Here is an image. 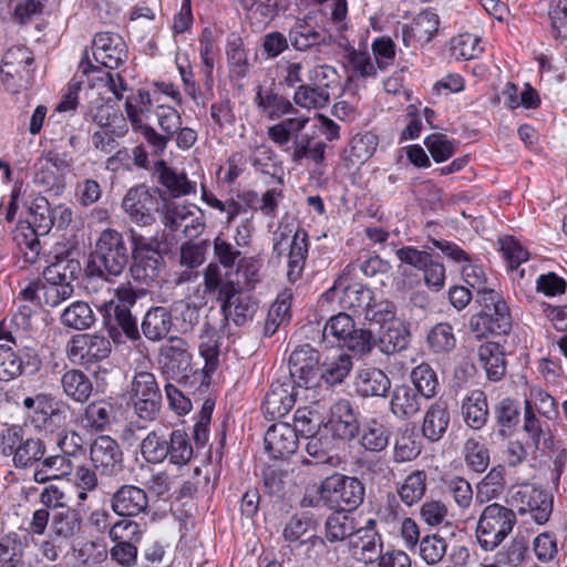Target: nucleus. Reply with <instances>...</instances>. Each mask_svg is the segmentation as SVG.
I'll list each match as a JSON object with an SVG mask.
<instances>
[{
  "label": "nucleus",
  "mask_w": 567,
  "mask_h": 567,
  "mask_svg": "<svg viewBox=\"0 0 567 567\" xmlns=\"http://www.w3.org/2000/svg\"><path fill=\"white\" fill-rule=\"evenodd\" d=\"M131 259L124 235L116 229L106 228L99 235L86 267L91 276L112 281L121 276Z\"/></svg>",
  "instance_id": "f257e3e1"
},
{
  "label": "nucleus",
  "mask_w": 567,
  "mask_h": 567,
  "mask_svg": "<svg viewBox=\"0 0 567 567\" xmlns=\"http://www.w3.org/2000/svg\"><path fill=\"white\" fill-rule=\"evenodd\" d=\"M126 234L131 241V277L136 282L150 286L159 278L164 261L158 238L156 235H144L134 227L128 228Z\"/></svg>",
  "instance_id": "f03ea898"
},
{
  "label": "nucleus",
  "mask_w": 567,
  "mask_h": 567,
  "mask_svg": "<svg viewBox=\"0 0 567 567\" xmlns=\"http://www.w3.org/2000/svg\"><path fill=\"white\" fill-rule=\"evenodd\" d=\"M308 233L293 224L280 223L272 235V254L277 258L287 256V277L296 282L302 276L308 257Z\"/></svg>",
  "instance_id": "7ed1b4c3"
},
{
  "label": "nucleus",
  "mask_w": 567,
  "mask_h": 567,
  "mask_svg": "<svg viewBox=\"0 0 567 567\" xmlns=\"http://www.w3.org/2000/svg\"><path fill=\"white\" fill-rule=\"evenodd\" d=\"M359 534L354 518L342 511H334L324 520L323 536H311L307 542L323 553L319 564L333 566L340 561L342 544Z\"/></svg>",
  "instance_id": "20e7f679"
},
{
  "label": "nucleus",
  "mask_w": 567,
  "mask_h": 567,
  "mask_svg": "<svg viewBox=\"0 0 567 567\" xmlns=\"http://www.w3.org/2000/svg\"><path fill=\"white\" fill-rule=\"evenodd\" d=\"M157 362L166 379L175 380L184 386L190 378L204 382V370L193 369V354L189 342L177 336L169 337L158 349Z\"/></svg>",
  "instance_id": "39448f33"
},
{
  "label": "nucleus",
  "mask_w": 567,
  "mask_h": 567,
  "mask_svg": "<svg viewBox=\"0 0 567 567\" xmlns=\"http://www.w3.org/2000/svg\"><path fill=\"white\" fill-rule=\"evenodd\" d=\"M517 523L516 513L502 504L486 505L477 520L476 539L481 548L492 551L513 532Z\"/></svg>",
  "instance_id": "423d86ee"
},
{
  "label": "nucleus",
  "mask_w": 567,
  "mask_h": 567,
  "mask_svg": "<svg viewBox=\"0 0 567 567\" xmlns=\"http://www.w3.org/2000/svg\"><path fill=\"white\" fill-rule=\"evenodd\" d=\"M318 494L330 509L347 513L362 504L365 488L359 478L334 473L321 482Z\"/></svg>",
  "instance_id": "0eeeda50"
},
{
  "label": "nucleus",
  "mask_w": 567,
  "mask_h": 567,
  "mask_svg": "<svg viewBox=\"0 0 567 567\" xmlns=\"http://www.w3.org/2000/svg\"><path fill=\"white\" fill-rule=\"evenodd\" d=\"M480 302L482 311L472 316L470 320V329L476 338L508 334L512 329V316L502 297L496 291H486Z\"/></svg>",
  "instance_id": "6e6552de"
},
{
  "label": "nucleus",
  "mask_w": 567,
  "mask_h": 567,
  "mask_svg": "<svg viewBox=\"0 0 567 567\" xmlns=\"http://www.w3.org/2000/svg\"><path fill=\"white\" fill-rule=\"evenodd\" d=\"M509 494L512 505L517 507L520 515L529 514L538 525L549 520L554 506L550 493L533 484H522L513 486Z\"/></svg>",
  "instance_id": "1a4fd4ad"
},
{
  "label": "nucleus",
  "mask_w": 567,
  "mask_h": 567,
  "mask_svg": "<svg viewBox=\"0 0 567 567\" xmlns=\"http://www.w3.org/2000/svg\"><path fill=\"white\" fill-rule=\"evenodd\" d=\"M131 401L135 414L144 421L155 420L162 402V393L152 372H135L131 382Z\"/></svg>",
  "instance_id": "9d476101"
},
{
  "label": "nucleus",
  "mask_w": 567,
  "mask_h": 567,
  "mask_svg": "<svg viewBox=\"0 0 567 567\" xmlns=\"http://www.w3.org/2000/svg\"><path fill=\"white\" fill-rule=\"evenodd\" d=\"M161 220L171 233H181L189 239L198 237L205 229L204 214L199 208L175 202H164Z\"/></svg>",
  "instance_id": "9b49d317"
},
{
  "label": "nucleus",
  "mask_w": 567,
  "mask_h": 567,
  "mask_svg": "<svg viewBox=\"0 0 567 567\" xmlns=\"http://www.w3.org/2000/svg\"><path fill=\"white\" fill-rule=\"evenodd\" d=\"M90 460L101 476L115 477L124 470L123 452L109 435L97 436L90 446Z\"/></svg>",
  "instance_id": "f8f14e48"
},
{
  "label": "nucleus",
  "mask_w": 567,
  "mask_h": 567,
  "mask_svg": "<svg viewBox=\"0 0 567 567\" xmlns=\"http://www.w3.org/2000/svg\"><path fill=\"white\" fill-rule=\"evenodd\" d=\"M39 352L18 351L10 344H0V381H12L22 374H33L41 369Z\"/></svg>",
  "instance_id": "ddd939ff"
},
{
  "label": "nucleus",
  "mask_w": 567,
  "mask_h": 567,
  "mask_svg": "<svg viewBox=\"0 0 567 567\" xmlns=\"http://www.w3.org/2000/svg\"><path fill=\"white\" fill-rule=\"evenodd\" d=\"M22 405L24 409L32 410L31 423L40 430H52L65 420L64 404L51 394L38 393L34 396H27Z\"/></svg>",
  "instance_id": "4468645a"
},
{
  "label": "nucleus",
  "mask_w": 567,
  "mask_h": 567,
  "mask_svg": "<svg viewBox=\"0 0 567 567\" xmlns=\"http://www.w3.org/2000/svg\"><path fill=\"white\" fill-rule=\"evenodd\" d=\"M319 352L310 344L298 346L289 355V378L293 385L309 388L318 375Z\"/></svg>",
  "instance_id": "2eb2a0df"
},
{
  "label": "nucleus",
  "mask_w": 567,
  "mask_h": 567,
  "mask_svg": "<svg viewBox=\"0 0 567 567\" xmlns=\"http://www.w3.org/2000/svg\"><path fill=\"white\" fill-rule=\"evenodd\" d=\"M92 54L97 64L115 70L126 62L128 50L118 33L97 32L92 41Z\"/></svg>",
  "instance_id": "dca6fc26"
},
{
  "label": "nucleus",
  "mask_w": 567,
  "mask_h": 567,
  "mask_svg": "<svg viewBox=\"0 0 567 567\" xmlns=\"http://www.w3.org/2000/svg\"><path fill=\"white\" fill-rule=\"evenodd\" d=\"M156 196L144 185L131 188L122 202L130 220L140 227H150L156 223Z\"/></svg>",
  "instance_id": "f3484780"
},
{
  "label": "nucleus",
  "mask_w": 567,
  "mask_h": 567,
  "mask_svg": "<svg viewBox=\"0 0 567 567\" xmlns=\"http://www.w3.org/2000/svg\"><path fill=\"white\" fill-rule=\"evenodd\" d=\"M346 274L341 275L333 286L324 293L328 299H333L338 292H341L339 302L344 309L353 310L358 315L364 316V311L373 301V292L362 284H348Z\"/></svg>",
  "instance_id": "a211bd4d"
},
{
  "label": "nucleus",
  "mask_w": 567,
  "mask_h": 567,
  "mask_svg": "<svg viewBox=\"0 0 567 567\" xmlns=\"http://www.w3.org/2000/svg\"><path fill=\"white\" fill-rule=\"evenodd\" d=\"M111 350L109 338L95 333L76 334L66 344L69 358L80 359L84 363L102 361L109 358Z\"/></svg>",
  "instance_id": "6ab92c4d"
},
{
  "label": "nucleus",
  "mask_w": 567,
  "mask_h": 567,
  "mask_svg": "<svg viewBox=\"0 0 567 567\" xmlns=\"http://www.w3.org/2000/svg\"><path fill=\"white\" fill-rule=\"evenodd\" d=\"M110 506L121 517H135L147 513L148 496L140 486L123 484L111 495Z\"/></svg>",
  "instance_id": "aec40b11"
},
{
  "label": "nucleus",
  "mask_w": 567,
  "mask_h": 567,
  "mask_svg": "<svg viewBox=\"0 0 567 567\" xmlns=\"http://www.w3.org/2000/svg\"><path fill=\"white\" fill-rule=\"evenodd\" d=\"M241 287L239 282L233 279L228 271H223L221 268L210 262L204 270V291L207 295H213L218 301L221 302V309H226L230 300L240 292Z\"/></svg>",
  "instance_id": "412c9836"
},
{
  "label": "nucleus",
  "mask_w": 567,
  "mask_h": 567,
  "mask_svg": "<svg viewBox=\"0 0 567 567\" xmlns=\"http://www.w3.org/2000/svg\"><path fill=\"white\" fill-rule=\"evenodd\" d=\"M297 391L292 381H275L267 392L262 411L267 419L276 420L285 416L296 403Z\"/></svg>",
  "instance_id": "4be33fe9"
},
{
  "label": "nucleus",
  "mask_w": 567,
  "mask_h": 567,
  "mask_svg": "<svg viewBox=\"0 0 567 567\" xmlns=\"http://www.w3.org/2000/svg\"><path fill=\"white\" fill-rule=\"evenodd\" d=\"M152 99L147 90L140 89L135 95L127 96L124 103L125 113L132 131L151 140H159L154 127L143 122V116L151 112Z\"/></svg>",
  "instance_id": "5701e85b"
},
{
  "label": "nucleus",
  "mask_w": 567,
  "mask_h": 567,
  "mask_svg": "<svg viewBox=\"0 0 567 567\" xmlns=\"http://www.w3.org/2000/svg\"><path fill=\"white\" fill-rule=\"evenodd\" d=\"M439 16L431 11L420 12L410 24L402 27V41L405 47L417 48L429 43L439 30Z\"/></svg>",
  "instance_id": "b1692460"
},
{
  "label": "nucleus",
  "mask_w": 567,
  "mask_h": 567,
  "mask_svg": "<svg viewBox=\"0 0 567 567\" xmlns=\"http://www.w3.org/2000/svg\"><path fill=\"white\" fill-rule=\"evenodd\" d=\"M265 450L276 460L287 458L298 449V435L288 423L272 424L264 436Z\"/></svg>",
  "instance_id": "393cba45"
},
{
  "label": "nucleus",
  "mask_w": 567,
  "mask_h": 567,
  "mask_svg": "<svg viewBox=\"0 0 567 567\" xmlns=\"http://www.w3.org/2000/svg\"><path fill=\"white\" fill-rule=\"evenodd\" d=\"M157 124L162 133L157 132L159 140H151L143 136L148 146L152 148L154 155H161L167 147L169 141L174 138L175 134L181 130L182 116L179 112L168 105H157L155 109Z\"/></svg>",
  "instance_id": "a878e982"
},
{
  "label": "nucleus",
  "mask_w": 567,
  "mask_h": 567,
  "mask_svg": "<svg viewBox=\"0 0 567 567\" xmlns=\"http://www.w3.org/2000/svg\"><path fill=\"white\" fill-rule=\"evenodd\" d=\"M451 422V412L449 403L439 399L433 402L424 413L421 432L431 443H436L443 439Z\"/></svg>",
  "instance_id": "bb28decb"
},
{
  "label": "nucleus",
  "mask_w": 567,
  "mask_h": 567,
  "mask_svg": "<svg viewBox=\"0 0 567 567\" xmlns=\"http://www.w3.org/2000/svg\"><path fill=\"white\" fill-rule=\"evenodd\" d=\"M331 424L333 432L342 440H352L360 433V423L350 401L340 399L331 408Z\"/></svg>",
  "instance_id": "cd10ccee"
},
{
  "label": "nucleus",
  "mask_w": 567,
  "mask_h": 567,
  "mask_svg": "<svg viewBox=\"0 0 567 567\" xmlns=\"http://www.w3.org/2000/svg\"><path fill=\"white\" fill-rule=\"evenodd\" d=\"M154 173L158 183L166 189L173 198L196 194V183L187 178L185 173H178L176 169L167 166L165 161L161 159L154 164Z\"/></svg>",
  "instance_id": "c85d7f7f"
},
{
  "label": "nucleus",
  "mask_w": 567,
  "mask_h": 567,
  "mask_svg": "<svg viewBox=\"0 0 567 567\" xmlns=\"http://www.w3.org/2000/svg\"><path fill=\"white\" fill-rule=\"evenodd\" d=\"M254 102L258 110L271 121L296 112L291 102L271 87L258 86Z\"/></svg>",
  "instance_id": "c756f323"
},
{
  "label": "nucleus",
  "mask_w": 567,
  "mask_h": 567,
  "mask_svg": "<svg viewBox=\"0 0 567 567\" xmlns=\"http://www.w3.org/2000/svg\"><path fill=\"white\" fill-rule=\"evenodd\" d=\"M354 386L357 393L362 398H383L391 389V381L382 370L367 368L358 371Z\"/></svg>",
  "instance_id": "7c9ffc66"
},
{
  "label": "nucleus",
  "mask_w": 567,
  "mask_h": 567,
  "mask_svg": "<svg viewBox=\"0 0 567 567\" xmlns=\"http://www.w3.org/2000/svg\"><path fill=\"white\" fill-rule=\"evenodd\" d=\"M29 327L17 320L6 317L0 321V341L10 344L18 351L39 352L38 343L28 333Z\"/></svg>",
  "instance_id": "2f4dec72"
},
{
  "label": "nucleus",
  "mask_w": 567,
  "mask_h": 567,
  "mask_svg": "<svg viewBox=\"0 0 567 567\" xmlns=\"http://www.w3.org/2000/svg\"><path fill=\"white\" fill-rule=\"evenodd\" d=\"M379 137L375 133L367 131L352 136L343 152V159L348 166L364 164L377 151Z\"/></svg>",
  "instance_id": "473e14b6"
},
{
  "label": "nucleus",
  "mask_w": 567,
  "mask_h": 567,
  "mask_svg": "<svg viewBox=\"0 0 567 567\" xmlns=\"http://www.w3.org/2000/svg\"><path fill=\"white\" fill-rule=\"evenodd\" d=\"M172 326L171 311L165 307L157 306L147 310L141 323V330L147 340L158 342L167 337Z\"/></svg>",
  "instance_id": "72a5a7b5"
},
{
  "label": "nucleus",
  "mask_w": 567,
  "mask_h": 567,
  "mask_svg": "<svg viewBox=\"0 0 567 567\" xmlns=\"http://www.w3.org/2000/svg\"><path fill=\"white\" fill-rule=\"evenodd\" d=\"M327 143L309 135L296 136L292 143L290 158L295 164L303 159L310 161L316 167H321L326 161Z\"/></svg>",
  "instance_id": "f704fd0d"
},
{
  "label": "nucleus",
  "mask_w": 567,
  "mask_h": 567,
  "mask_svg": "<svg viewBox=\"0 0 567 567\" xmlns=\"http://www.w3.org/2000/svg\"><path fill=\"white\" fill-rule=\"evenodd\" d=\"M289 41L295 50L307 51L313 47L328 45L331 35L311 28L307 20H297L288 33Z\"/></svg>",
  "instance_id": "c9c22d12"
},
{
  "label": "nucleus",
  "mask_w": 567,
  "mask_h": 567,
  "mask_svg": "<svg viewBox=\"0 0 567 567\" xmlns=\"http://www.w3.org/2000/svg\"><path fill=\"white\" fill-rule=\"evenodd\" d=\"M422 395L406 384L396 385L392 392L390 410L398 417H411L422 406Z\"/></svg>",
  "instance_id": "e433bc0d"
},
{
  "label": "nucleus",
  "mask_w": 567,
  "mask_h": 567,
  "mask_svg": "<svg viewBox=\"0 0 567 567\" xmlns=\"http://www.w3.org/2000/svg\"><path fill=\"white\" fill-rule=\"evenodd\" d=\"M477 354L488 380L496 382L505 375V353L499 343L485 342L480 346Z\"/></svg>",
  "instance_id": "4c0bfd02"
},
{
  "label": "nucleus",
  "mask_w": 567,
  "mask_h": 567,
  "mask_svg": "<svg viewBox=\"0 0 567 567\" xmlns=\"http://www.w3.org/2000/svg\"><path fill=\"white\" fill-rule=\"evenodd\" d=\"M391 432L380 417L367 419L362 425L360 444L370 452H382L389 445Z\"/></svg>",
  "instance_id": "58836bf2"
},
{
  "label": "nucleus",
  "mask_w": 567,
  "mask_h": 567,
  "mask_svg": "<svg viewBox=\"0 0 567 567\" xmlns=\"http://www.w3.org/2000/svg\"><path fill=\"white\" fill-rule=\"evenodd\" d=\"M61 385L63 393L78 403L86 402L93 391L92 381L79 369L65 371L61 378Z\"/></svg>",
  "instance_id": "ea45409f"
},
{
  "label": "nucleus",
  "mask_w": 567,
  "mask_h": 567,
  "mask_svg": "<svg viewBox=\"0 0 567 567\" xmlns=\"http://www.w3.org/2000/svg\"><path fill=\"white\" fill-rule=\"evenodd\" d=\"M494 415L498 426L497 435L504 440L515 431L519 423V402L511 398L502 399L494 408Z\"/></svg>",
  "instance_id": "a19ab883"
},
{
  "label": "nucleus",
  "mask_w": 567,
  "mask_h": 567,
  "mask_svg": "<svg viewBox=\"0 0 567 567\" xmlns=\"http://www.w3.org/2000/svg\"><path fill=\"white\" fill-rule=\"evenodd\" d=\"M462 414L470 427L481 430L488 419V404L485 394L482 391L471 392L463 401Z\"/></svg>",
  "instance_id": "79ce46f5"
},
{
  "label": "nucleus",
  "mask_w": 567,
  "mask_h": 567,
  "mask_svg": "<svg viewBox=\"0 0 567 567\" xmlns=\"http://www.w3.org/2000/svg\"><path fill=\"white\" fill-rule=\"evenodd\" d=\"M120 330L132 341L141 339L136 319L133 317L130 308L124 306H116L114 308V323H109L107 326L109 336L116 343L123 342Z\"/></svg>",
  "instance_id": "37998d69"
},
{
  "label": "nucleus",
  "mask_w": 567,
  "mask_h": 567,
  "mask_svg": "<svg viewBox=\"0 0 567 567\" xmlns=\"http://www.w3.org/2000/svg\"><path fill=\"white\" fill-rule=\"evenodd\" d=\"M353 368L352 358L347 353L327 357L320 365V378L329 385L344 381Z\"/></svg>",
  "instance_id": "c03bdc74"
},
{
  "label": "nucleus",
  "mask_w": 567,
  "mask_h": 567,
  "mask_svg": "<svg viewBox=\"0 0 567 567\" xmlns=\"http://www.w3.org/2000/svg\"><path fill=\"white\" fill-rule=\"evenodd\" d=\"M427 487V474L425 471L415 470L398 485L396 493L403 504L411 507L417 504L425 495Z\"/></svg>",
  "instance_id": "a18cd8bd"
},
{
  "label": "nucleus",
  "mask_w": 567,
  "mask_h": 567,
  "mask_svg": "<svg viewBox=\"0 0 567 567\" xmlns=\"http://www.w3.org/2000/svg\"><path fill=\"white\" fill-rule=\"evenodd\" d=\"M51 529L56 538L70 540L81 533L82 517L73 508H64L56 512L52 517Z\"/></svg>",
  "instance_id": "49530a36"
},
{
  "label": "nucleus",
  "mask_w": 567,
  "mask_h": 567,
  "mask_svg": "<svg viewBox=\"0 0 567 567\" xmlns=\"http://www.w3.org/2000/svg\"><path fill=\"white\" fill-rule=\"evenodd\" d=\"M60 320L64 327L82 331L94 324L95 315L87 302L74 301L63 310Z\"/></svg>",
  "instance_id": "de8ad7c7"
},
{
  "label": "nucleus",
  "mask_w": 567,
  "mask_h": 567,
  "mask_svg": "<svg viewBox=\"0 0 567 567\" xmlns=\"http://www.w3.org/2000/svg\"><path fill=\"white\" fill-rule=\"evenodd\" d=\"M80 271L81 266L79 261L73 259L58 260L44 269L43 277L45 282L43 285H73L72 282L78 278Z\"/></svg>",
  "instance_id": "09e8293b"
},
{
  "label": "nucleus",
  "mask_w": 567,
  "mask_h": 567,
  "mask_svg": "<svg viewBox=\"0 0 567 567\" xmlns=\"http://www.w3.org/2000/svg\"><path fill=\"white\" fill-rule=\"evenodd\" d=\"M344 68L349 73V79L353 76L367 79L377 75V68L370 54L365 51L355 50L353 47L346 50Z\"/></svg>",
  "instance_id": "8fccbe9b"
},
{
  "label": "nucleus",
  "mask_w": 567,
  "mask_h": 567,
  "mask_svg": "<svg viewBox=\"0 0 567 567\" xmlns=\"http://www.w3.org/2000/svg\"><path fill=\"white\" fill-rule=\"evenodd\" d=\"M504 472L503 466H496L483 477L476 485V502L484 504L497 498L503 493L505 487Z\"/></svg>",
  "instance_id": "3c124183"
},
{
  "label": "nucleus",
  "mask_w": 567,
  "mask_h": 567,
  "mask_svg": "<svg viewBox=\"0 0 567 567\" xmlns=\"http://www.w3.org/2000/svg\"><path fill=\"white\" fill-rule=\"evenodd\" d=\"M360 539L362 540L360 548L357 543H348L349 549L353 550V557L364 565L379 563L384 554L382 553L383 542L379 533L365 534Z\"/></svg>",
  "instance_id": "603ef678"
},
{
  "label": "nucleus",
  "mask_w": 567,
  "mask_h": 567,
  "mask_svg": "<svg viewBox=\"0 0 567 567\" xmlns=\"http://www.w3.org/2000/svg\"><path fill=\"white\" fill-rule=\"evenodd\" d=\"M167 446L169 451L166 458L171 464L184 466L193 458V446L183 430H174L169 433Z\"/></svg>",
  "instance_id": "864d4df0"
},
{
  "label": "nucleus",
  "mask_w": 567,
  "mask_h": 567,
  "mask_svg": "<svg viewBox=\"0 0 567 567\" xmlns=\"http://www.w3.org/2000/svg\"><path fill=\"white\" fill-rule=\"evenodd\" d=\"M45 454V445L37 437L23 439L18 450L12 455L13 465L17 468H27L40 462Z\"/></svg>",
  "instance_id": "5fc2aeb1"
},
{
  "label": "nucleus",
  "mask_w": 567,
  "mask_h": 567,
  "mask_svg": "<svg viewBox=\"0 0 567 567\" xmlns=\"http://www.w3.org/2000/svg\"><path fill=\"white\" fill-rule=\"evenodd\" d=\"M168 436L162 432L152 431L141 442V454L147 463L159 464L167 457Z\"/></svg>",
  "instance_id": "6e6d98bb"
},
{
  "label": "nucleus",
  "mask_w": 567,
  "mask_h": 567,
  "mask_svg": "<svg viewBox=\"0 0 567 567\" xmlns=\"http://www.w3.org/2000/svg\"><path fill=\"white\" fill-rule=\"evenodd\" d=\"M115 419V410L112 403L100 400L91 402L84 411L86 426L94 431H104Z\"/></svg>",
  "instance_id": "4d7b16f0"
},
{
  "label": "nucleus",
  "mask_w": 567,
  "mask_h": 567,
  "mask_svg": "<svg viewBox=\"0 0 567 567\" xmlns=\"http://www.w3.org/2000/svg\"><path fill=\"white\" fill-rule=\"evenodd\" d=\"M258 308V302L252 297L238 292L223 311L226 316L230 317L237 326H243L254 319Z\"/></svg>",
  "instance_id": "13d9d810"
},
{
  "label": "nucleus",
  "mask_w": 567,
  "mask_h": 567,
  "mask_svg": "<svg viewBox=\"0 0 567 567\" xmlns=\"http://www.w3.org/2000/svg\"><path fill=\"white\" fill-rule=\"evenodd\" d=\"M307 440L306 452L311 456L316 464H329L337 466L338 458L329 454L331 451V437L321 433H313L305 436Z\"/></svg>",
  "instance_id": "bf43d9fd"
},
{
  "label": "nucleus",
  "mask_w": 567,
  "mask_h": 567,
  "mask_svg": "<svg viewBox=\"0 0 567 567\" xmlns=\"http://www.w3.org/2000/svg\"><path fill=\"white\" fill-rule=\"evenodd\" d=\"M354 327L353 319L349 315L340 312L326 322L322 330L323 341L330 346H340Z\"/></svg>",
  "instance_id": "052dcab7"
},
{
  "label": "nucleus",
  "mask_w": 567,
  "mask_h": 567,
  "mask_svg": "<svg viewBox=\"0 0 567 567\" xmlns=\"http://www.w3.org/2000/svg\"><path fill=\"white\" fill-rule=\"evenodd\" d=\"M52 207L45 197H37L30 206V218L27 226L47 235L53 227Z\"/></svg>",
  "instance_id": "680f3d73"
},
{
  "label": "nucleus",
  "mask_w": 567,
  "mask_h": 567,
  "mask_svg": "<svg viewBox=\"0 0 567 567\" xmlns=\"http://www.w3.org/2000/svg\"><path fill=\"white\" fill-rule=\"evenodd\" d=\"M409 344V332L401 323L392 322L380 336L378 348L385 354H392L405 349Z\"/></svg>",
  "instance_id": "e2e57ef3"
},
{
  "label": "nucleus",
  "mask_w": 567,
  "mask_h": 567,
  "mask_svg": "<svg viewBox=\"0 0 567 567\" xmlns=\"http://www.w3.org/2000/svg\"><path fill=\"white\" fill-rule=\"evenodd\" d=\"M40 236L43 235L27 225L20 226L14 234V241L23 254L25 261L30 264H34L41 252Z\"/></svg>",
  "instance_id": "0e129e2a"
},
{
  "label": "nucleus",
  "mask_w": 567,
  "mask_h": 567,
  "mask_svg": "<svg viewBox=\"0 0 567 567\" xmlns=\"http://www.w3.org/2000/svg\"><path fill=\"white\" fill-rule=\"evenodd\" d=\"M411 381L414 385V389L424 399H432L435 396L439 386V380L436 372L427 363H421L412 370Z\"/></svg>",
  "instance_id": "69168bd1"
},
{
  "label": "nucleus",
  "mask_w": 567,
  "mask_h": 567,
  "mask_svg": "<svg viewBox=\"0 0 567 567\" xmlns=\"http://www.w3.org/2000/svg\"><path fill=\"white\" fill-rule=\"evenodd\" d=\"M330 93L322 92L311 83L298 85L295 94L293 102L303 109H323L330 103Z\"/></svg>",
  "instance_id": "338daca9"
},
{
  "label": "nucleus",
  "mask_w": 567,
  "mask_h": 567,
  "mask_svg": "<svg viewBox=\"0 0 567 567\" xmlns=\"http://www.w3.org/2000/svg\"><path fill=\"white\" fill-rule=\"evenodd\" d=\"M23 556V544L17 533L0 538V567H17Z\"/></svg>",
  "instance_id": "774afa93"
}]
</instances>
